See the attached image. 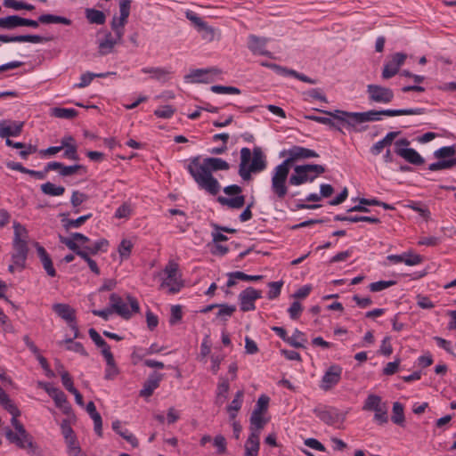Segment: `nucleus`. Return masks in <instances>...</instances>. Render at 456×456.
I'll return each instance as SVG.
<instances>
[{
    "label": "nucleus",
    "instance_id": "obj_1",
    "mask_svg": "<svg viewBox=\"0 0 456 456\" xmlns=\"http://www.w3.org/2000/svg\"><path fill=\"white\" fill-rule=\"evenodd\" d=\"M186 168L200 189L205 190L211 195H216L220 191L221 185L212 173L219 170H228L230 165L227 161L214 157L205 158L200 163V157L195 156L190 159V163Z\"/></svg>",
    "mask_w": 456,
    "mask_h": 456
},
{
    "label": "nucleus",
    "instance_id": "obj_2",
    "mask_svg": "<svg viewBox=\"0 0 456 456\" xmlns=\"http://www.w3.org/2000/svg\"><path fill=\"white\" fill-rule=\"evenodd\" d=\"M286 154H288L289 157L275 167L272 176V191L280 200L284 199L288 193L286 182L289 174L290 166L298 159L319 157L316 151L296 145L288 151L281 152V156H285Z\"/></svg>",
    "mask_w": 456,
    "mask_h": 456
},
{
    "label": "nucleus",
    "instance_id": "obj_3",
    "mask_svg": "<svg viewBox=\"0 0 456 456\" xmlns=\"http://www.w3.org/2000/svg\"><path fill=\"white\" fill-rule=\"evenodd\" d=\"M131 0H120L119 3V12L120 16L118 19L116 16L113 17L110 23L111 29L115 33V37L110 32L105 34L104 39L99 43V54L106 55L110 53L116 44L120 43L124 36L125 25L127 22V19L130 14Z\"/></svg>",
    "mask_w": 456,
    "mask_h": 456
},
{
    "label": "nucleus",
    "instance_id": "obj_4",
    "mask_svg": "<svg viewBox=\"0 0 456 456\" xmlns=\"http://www.w3.org/2000/svg\"><path fill=\"white\" fill-rule=\"evenodd\" d=\"M126 299L130 305V309H128L127 304L119 295L112 293L110 296V301L114 313L124 320H130L134 314L140 312V305L138 300L130 294H126Z\"/></svg>",
    "mask_w": 456,
    "mask_h": 456
},
{
    "label": "nucleus",
    "instance_id": "obj_5",
    "mask_svg": "<svg viewBox=\"0 0 456 456\" xmlns=\"http://www.w3.org/2000/svg\"><path fill=\"white\" fill-rule=\"evenodd\" d=\"M425 112L422 108L416 109H400V110H368L365 112H358L355 116L362 123L370 121H378L381 119V116L395 117L403 115H421Z\"/></svg>",
    "mask_w": 456,
    "mask_h": 456
},
{
    "label": "nucleus",
    "instance_id": "obj_6",
    "mask_svg": "<svg viewBox=\"0 0 456 456\" xmlns=\"http://www.w3.org/2000/svg\"><path fill=\"white\" fill-rule=\"evenodd\" d=\"M315 110L322 112L327 116L331 117L338 123L345 126L348 130H352L355 133H362L367 129V126H359V125L362 124L358 118H355L358 115V112H349L341 110H335L334 111L330 110H322L316 109Z\"/></svg>",
    "mask_w": 456,
    "mask_h": 456
},
{
    "label": "nucleus",
    "instance_id": "obj_7",
    "mask_svg": "<svg viewBox=\"0 0 456 456\" xmlns=\"http://www.w3.org/2000/svg\"><path fill=\"white\" fill-rule=\"evenodd\" d=\"M14 240H13V249L14 252L12 255V263L19 268L23 269L28 256V245L26 240L20 239V231L22 230L26 232V229L19 223H14Z\"/></svg>",
    "mask_w": 456,
    "mask_h": 456
},
{
    "label": "nucleus",
    "instance_id": "obj_8",
    "mask_svg": "<svg viewBox=\"0 0 456 456\" xmlns=\"http://www.w3.org/2000/svg\"><path fill=\"white\" fill-rule=\"evenodd\" d=\"M242 188L237 184H231L224 188V192L226 195H235L233 198H226L219 196L217 201L223 205L227 206L230 208L239 209L245 204V196L240 195Z\"/></svg>",
    "mask_w": 456,
    "mask_h": 456
},
{
    "label": "nucleus",
    "instance_id": "obj_9",
    "mask_svg": "<svg viewBox=\"0 0 456 456\" xmlns=\"http://www.w3.org/2000/svg\"><path fill=\"white\" fill-rule=\"evenodd\" d=\"M165 273L167 274V278L161 283V287L168 288L169 294H175L180 291L182 287L183 286V282L177 278L178 265L175 263L169 262L165 269Z\"/></svg>",
    "mask_w": 456,
    "mask_h": 456
},
{
    "label": "nucleus",
    "instance_id": "obj_10",
    "mask_svg": "<svg viewBox=\"0 0 456 456\" xmlns=\"http://www.w3.org/2000/svg\"><path fill=\"white\" fill-rule=\"evenodd\" d=\"M367 94L370 102L379 103H389L395 96L391 88L376 84L367 86Z\"/></svg>",
    "mask_w": 456,
    "mask_h": 456
},
{
    "label": "nucleus",
    "instance_id": "obj_11",
    "mask_svg": "<svg viewBox=\"0 0 456 456\" xmlns=\"http://www.w3.org/2000/svg\"><path fill=\"white\" fill-rule=\"evenodd\" d=\"M343 369L338 364L330 365L322 378L320 387L327 392L338 385L341 379Z\"/></svg>",
    "mask_w": 456,
    "mask_h": 456
},
{
    "label": "nucleus",
    "instance_id": "obj_12",
    "mask_svg": "<svg viewBox=\"0 0 456 456\" xmlns=\"http://www.w3.org/2000/svg\"><path fill=\"white\" fill-rule=\"evenodd\" d=\"M262 297V292L248 287L239 294L240 307L242 312L253 311L256 309L255 301Z\"/></svg>",
    "mask_w": 456,
    "mask_h": 456
},
{
    "label": "nucleus",
    "instance_id": "obj_13",
    "mask_svg": "<svg viewBox=\"0 0 456 456\" xmlns=\"http://www.w3.org/2000/svg\"><path fill=\"white\" fill-rule=\"evenodd\" d=\"M14 429L16 432L12 431L10 428H5L4 435L6 439L17 447L25 449V442L32 437L31 435L26 430L22 423L17 425Z\"/></svg>",
    "mask_w": 456,
    "mask_h": 456
},
{
    "label": "nucleus",
    "instance_id": "obj_14",
    "mask_svg": "<svg viewBox=\"0 0 456 456\" xmlns=\"http://www.w3.org/2000/svg\"><path fill=\"white\" fill-rule=\"evenodd\" d=\"M314 412L322 421H323L327 425H334L339 420L344 419V416H342L338 410L334 407H316L314 408Z\"/></svg>",
    "mask_w": 456,
    "mask_h": 456
},
{
    "label": "nucleus",
    "instance_id": "obj_15",
    "mask_svg": "<svg viewBox=\"0 0 456 456\" xmlns=\"http://www.w3.org/2000/svg\"><path fill=\"white\" fill-rule=\"evenodd\" d=\"M315 178L316 175H312L306 164L300 165L294 167V174L289 176V183L290 185L298 186L306 182H313Z\"/></svg>",
    "mask_w": 456,
    "mask_h": 456
},
{
    "label": "nucleus",
    "instance_id": "obj_16",
    "mask_svg": "<svg viewBox=\"0 0 456 456\" xmlns=\"http://www.w3.org/2000/svg\"><path fill=\"white\" fill-rule=\"evenodd\" d=\"M48 168H53L54 170H58L60 175L61 176H70L76 173H78L81 175H85L87 173V167L76 164L72 166H65L61 162L53 161L48 163Z\"/></svg>",
    "mask_w": 456,
    "mask_h": 456
},
{
    "label": "nucleus",
    "instance_id": "obj_17",
    "mask_svg": "<svg viewBox=\"0 0 456 456\" xmlns=\"http://www.w3.org/2000/svg\"><path fill=\"white\" fill-rule=\"evenodd\" d=\"M53 37H42L39 35H19V36H8L0 35V42L11 43V42H28L33 44L49 42Z\"/></svg>",
    "mask_w": 456,
    "mask_h": 456
},
{
    "label": "nucleus",
    "instance_id": "obj_18",
    "mask_svg": "<svg viewBox=\"0 0 456 456\" xmlns=\"http://www.w3.org/2000/svg\"><path fill=\"white\" fill-rule=\"evenodd\" d=\"M251 159V151L244 147L240 150V163L239 166V175L244 181H249L251 179V167L248 163Z\"/></svg>",
    "mask_w": 456,
    "mask_h": 456
},
{
    "label": "nucleus",
    "instance_id": "obj_19",
    "mask_svg": "<svg viewBox=\"0 0 456 456\" xmlns=\"http://www.w3.org/2000/svg\"><path fill=\"white\" fill-rule=\"evenodd\" d=\"M163 379V374L159 372H152L143 384L142 389L140 391V396L150 397L152 395L154 390L159 387L160 381Z\"/></svg>",
    "mask_w": 456,
    "mask_h": 456
},
{
    "label": "nucleus",
    "instance_id": "obj_20",
    "mask_svg": "<svg viewBox=\"0 0 456 456\" xmlns=\"http://www.w3.org/2000/svg\"><path fill=\"white\" fill-rule=\"evenodd\" d=\"M54 313L68 324L76 321V310L68 304L57 303L53 305Z\"/></svg>",
    "mask_w": 456,
    "mask_h": 456
},
{
    "label": "nucleus",
    "instance_id": "obj_21",
    "mask_svg": "<svg viewBox=\"0 0 456 456\" xmlns=\"http://www.w3.org/2000/svg\"><path fill=\"white\" fill-rule=\"evenodd\" d=\"M395 152L412 165L420 166L425 159L412 148H395Z\"/></svg>",
    "mask_w": 456,
    "mask_h": 456
},
{
    "label": "nucleus",
    "instance_id": "obj_22",
    "mask_svg": "<svg viewBox=\"0 0 456 456\" xmlns=\"http://www.w3.org/2000/svg\"><path fill=\"white\" fill-rule=\"evenodd\" d=\"M212 73L217 75L220 70L216 68L211 69H197L191 70V72L184 77L185 80L191 79L193 83H208V79L206 77L208 74Z\"/></svg>",
    "mask_w": 456,
    "mask_h": 456
},
{
    "label": "nucleus",
    "instance_id": "obj_23",
    "mask_svg": "<svg viewBox=\"0 0 456 456\" xmlns=\"http://www.w3.org/2000/svg\"><path fill=\"white\" fill-rule=\"evenodd\" d=\"M8 121L0 122V137L9 138L10 136H18L20 134L23 127V122H13L12 125Z\"/></svg>",
    "mask_w": 456,
    "mask_h": 456
},
{
    "label": "nucleus",
    "instance_id": "obj_24",
    "mask_svg": "<svg viewBox=\"0 0 456 456\" xmlns=\"http://www.w3.org/2000/svg\"><path fill=\"white\" fill-rule=\"evenodd\" d=\"M252 161L249 165L253 173L261 172L266 167V161L264 152L260 147H255L251 151Z\"/></svg>",
    "mask_w": 456,
    "mask_h": 456
},
{
    "label": "nucleus",
    "instance_id": "obj_25",
    "mask_svg": "<svg viewBox=\"0 0 456 456\" xmlns=\"http://www.w3.org/2000/svg\"><path fill=\"white\" fill-rule=\"evenodd\" d=\"M266 43L267 39L265 37H259L255 35L248 37V48L252 53L272 57V53L264 49Z\"/></svg>",
    "mask_w": 456,
    "mask_h": 456
},
{
    "label": "nucleus",
    "instance_id": "obj_26",
    "mask_svg": "<svg viewBox=\"0 0 456 456\" xmlns=\"http://www.w3.org/2000/svg\"><path fill=\"white\" fill-rule=\"evenodd\" d=\"M59 240L61 243L64 244L69 249L72 250L77 256L84 259L87 263V265L94 261V259H92L90 256L91 254L88 253L86 250H82L78 244L75 241H72V240H67L66 237L60 234Z\"/></svg>",
    "mask_w": 456,
    "mask_h": 456
},
{
    "label": "nucleus",
    "instance_id": "obj_27",
    "mask_svg": "<svg viewBox=\"0 0 456 456\" xmlns=\"http://www.w3.org/2000/svg\"><path fill=\"white\" fill-rule=\"evenodd\" d=\"M37 255L40 261L45 270L46 273L51 277L56 276V271L53 267V261L49 254L46 252L44 247L37 244Z\"/></svg>",
    "mask_w": 456,
    "mask_h": 456
},
{
    "label": "nucleus",
    "instance_id": "obj_28",
    "mask_svg": "<svg viewBox=\"0 0 456 456\" xmlns=\"http://www.w3.org/2000/svg\"><path fill=\"white\" fill-rule=\"evenodd\" d=\"M51 392V394H53L51 397L53 399L55 405L58 408L61 409L65 414H69L71 411V405L68 402L67 396L64 394V392H62L59 388L53 389Z\"/></svg>",
    "mask_w": 456,
    "mask_h": 456
},
{
    "label": "nucleus",
    "instance_id": "obj_29",
    "mask_svg": "<svg viewBox=\"0 0 456 456\" xmlns=\"http://www.w3.org/2000/svg\"><path fill=\"white\" fill-rule=\"evenodd\" d=\"M61 216H63L61 219L62 226L66 231H69L72 228H78L82 224H85L86 221L90 219L92 217V213H89L87 215L81 216L77 217V219H69L66 216H69V213H62L60 215Z\"/></svg>",
    "mask_w": 456,
    "mask_h": 456
},
{
    "label": "nucleus",
    "instance_id": "obj_30",
    "mask_svg": "<svg viewBox=\"0 0 456 456\" xmlns=\"http://www.w3.org/2000/svg\"><path fill=\"white\" fill-rule=\"evenodd\" d=\"M260 434L251 433L245 443V456H257L260 441Z\"/></svg>",
    "mask_w": 456,
    "mask_h": 456
},
{
    "label": "nucleus",
    "instance_id": "obj_31",
    "mask_svg": "<svg viewBox=\"0 0 456 456\" xmlns=\"http://www.w3.org/2000/svg\"><path fill=\"white\" fill-rule=\"evenodd\" d=\"M243 395H244L243 390L237 391L234 399L227 406V411L229 412V417L232 420L235 419L238 411L241 408Z\"/></svg>",
    "mask_w": 456,
    "mask_h": 456
},
{
    "label": "nucleus",
    "instance_id": "obj_32",
    "mask_svg": "<svg viewBox=\"0 0 456 456\" xmlns=\"http://www.w3.org/2000/svg\"><path fill=\"white\" fill-rule=\"evenodd\" d=\"M185 16L196 27H198L199 30H204L209 33L211 37H213L214 29L211 27H209L205 21H203L202 19L199 17L196 13H194L191 11H187Z\"/></svg>",
    "mask_w": 456,
    "mask_h": 456
},
{
    "label": "nucleus",
    "instance_id": "obj_33",
    "mask_svg": "<svg viewBox=\"0 0 456 456\" xmlns=\"http://www.w3.org/2000/svg\"><path fill=\"white\" fill-rule=\"evenodd\" d=\"M38 21L42 24H52V23H61L63 25L69 26L72 21L71 20L63 17V16H58L54 14L45 13L42 14L38 17Z\"/></svg>",
    "mask_w": 456,
    "mask_h": 456
},
{
    "label": "nucleus",
    "instance_id": "obj_34",
    "mask_svg": "<svg viewBox=\"0 0 456 456\" xmlns=\"http://www.w3.org/2000/svg\"><path fill=\"white\" fill-rule=\"evenodd\" d=\"M250 432L260 434L265 425L267 423V419H265L262 414L252 412L250 416Z\"/></svg>",
    "mask_w": 456,
    "mask_h": 456
},
{
    "label": "nucleus",
    "instance_id": "obj_35",
    "mask_svg": "<svg viewBox=\"0 0 456 456\" xmlns=\"http://www.w3.org/2000/svg\"><path fill=\"white\" fill-rule=\"evenodd\" d=\"M86 17L92 24L102 25L106 21V16L102 11L88 8L86 10Z\"/></svg>",
    "mask_w": 456,
    "mask_h": 456
},
{
    "label": "nucleus",
    "instance_id": "obj_36",
    "mask_svg": "<svg viewBox=\"0 0 456 456\" xmlns=\"http://www.w3.org/2000/svg\"><path fill=\"white\" fill-rule=\"evenodd\" d=\"M436 162L428 166L430 171H439L444 169H451L456 166V158L452 159H437Z\"/></svg>",
    "mask_w": 456,
    "mask_h": 456
},
{
    "label": "nucleus",
    "instance_id": "obj_37",
    "mask_svg": "<svg viewBox=\"0 0 456 456\" xmlns=\"http://www.w3.org/2000/svg\"><path fill=\"white\" fill-rule=\"evenodd\" d=\"M21 17L18 15H10L0 18V28L11 30L18 27H21Z\"/></svg>",
    "mask_w": 456,
    "mask_h": 456
},
{
    "label": "nucleus",
    "instance_id": "obj_38",
    "mask_svg": "<svg viewBox=\"0 0 456 456\" xmlns=\"http://www.w3.org/2000/svg\"><path fill=\"white\" fill-rule=\"evenodd\" d=\"M142 72L151 74L152 78L162 82L167 81L170 74V71L164 68H143Z\"/></svg>",
    "mask_w": 456,
    "mask_h": 456
},
{
    "label": "nucleus",
    "instance_id": "obj_39",
    "mask_svg": "<svg viewBox=\"0 0 456 456\" xmlns=\"http://www.w3.org/2000/svg\"><path fill=\"white\" fill-rule=\"evenodd\" d=\"M392 412V421L398 426L403 427L405 422L403 405L399 402L394 403Z\"/></svg>",
    "mask_w": 456,
    "mask_h": 456
},
{
    "label": "nucleus",
    "instance_id": "obj_40",
    "mask_svg": "<svg viewBox=\"0 0 456 456\" xmlns=\"http://www.w3.org/2000/svg\"><path fill=\"white\" fill-rule=\"evenodd\" d=\"M51 114L58 118L72 119L77 116L78 112L75 109L55 107L51 110Z\"/></svg>",
    "mask_w": 456,
    "mask_h": 456
},
{
    "label": "nucleus",
    "instance_id": "obj_41",
    "mask_svg": "<svg viewBox=\"0 0 456 456\" xmlns=\"http://www.w3.org/2000/svg\"><path fill=\"white\" fill-rule=\"evenodd\" d=\"M385 403H382L381 397L377 395H369L366 398L364 404L362 406L363 411H373L377 410L380 406H382Z\"/></svg>",
    "mask_w": 456,
    "mask_h": 456
},
{
    "label": "nucleus",
    "instance_id": "obj_42",
    "mask_svg": "<svg viewBox=\"0 0 456 456\" xmlns=\"http://www.w3.org/2000/svg\"><path fill=\"white\" fill-rule=\"evenodd\" d=\"M40 188L44 194L49 196H61L65 192V188L63 186H56L51 182L43 183Z\"/></svg>",
    "mask_w": 456,
    "mask_h": 456
},
{
    "label": "nucleus",
    "instance_id": "obj_43",
    "mask_svg": "<svg viewBox=\"0 0 456 456\" xmlns=\"http://www.w3.org/2000/svg\"><path fill=\"white\" fill-rule=\"evenodd\" d=\"M305 342H306L305 334L297 329L295 330L291 337H289L288 340V344L295 348H304Z\"/></svg>",
    "mask_w": 456,
    "mask_h": 456
},
{
    "label": "nucleus",
    "instance_id": "obj_44",
    "mask_svg": "<svg viewBox=\"0 0 456 456\" xmlns=\"http://www.w3.org/2000/svg\"><path fill=\"white\" fill-rule=\"evenodd\" d=\"M109 246V242L105 239H102L94 242L91 246H85L82 250H86L93 256L97 255L100 251H106Z\"/></svg>",
    "mask_w": 456,
    "mask_h": 456
},
{
    "label": "nucleus",
    "instance_id": "obj_45",
    "mask_svg": "<svg viewBox=\"0 0 456 456\" xmlns=\"http://www.w3.org/2000/svg\"><path fill=\"white\" fill-rule=\"evenodd\" d=\"M305 118L309 120H314L315 122H318V123H321L323 125H327L331 128H334L339 132H342L341 128L335 123V121H334L335 119L330 116L328 118V117H321V116H314V115H306V116H305Z\"/></svg>",
    "mask_w": 456,
    "mask_h": 456
},
{
    "label": "nucleus",
    "instance_id": "obj_46",
    "mask_svg": "<svg viewBox=\"0 0 456 456\" xmlns=\"http://www.w3.org/2000/svg\"><path fill=\"white\" fill-rule=\"evenodd\" d=\"M456 146H444L434 151V157L436 159H452L455 158Z\"/></svg>",
    "mask_w": 456,
    "mask_h": 456
},
{
    "label": "nucleus",
    "instance_id": "obj_47",
    "mask_svg": "<svg viewBox=\"0 0 456 456\" xmlns=\"http://www.w3.org/2000/svg\"><path fill=\"white\" fill-rule=\"evenodd\" d=\"M374 420L379 424L384 425L388 422L387 407V403L374 410Z\"/></svg>",
    "mask_w": 456,
    "mask_h": 456
},
{
    "label": "nucleus",
    "instance_id": "obj_48",
    "mask_svg": "<svg viewBox=\"0 0 456 456\" xmlns=\"http://www.w3.org/2000/svg\"><path fill=\"white\" fill-rule=\"evenodd\" d=\"M283 286V281H271L268 283V287L270 288V290L268 291L267 297L270 300L277 298L281 291V288Z\"/></svg>",
    "mask_w": 456,
    "mask_h": 456
},
{
    "label": "nucleus",
    "instance_id": "obj_49",
    "mask_svg": "<svg viewBox=\"0 0 456 456\" xmlns=\"http://www.w3.org/2000/svg\"><path fill=\"white\" fill-rule=\"evenodd\" d=\"M133 243L129 240H122L118 246V253L121 258L126 259L130 256Z\"/></svg>",
    "mask_w": 456,
    "mask_h": 456
},
{
    "label": "nucleus",
    "instance_id": "obj_50",
    "mask_svg": "<svg viewBox=\"0 0 456 456\" xmlns=\"http://www.w3.org/2000/svg\"><path fill=\"white\" fill-rule=\"evenodd\" d=\"M210 90L215 94H240V90L235 86L216 85V86H212L210 87Z\"/></svg>",
    "mask_w": 456,
    "mask_h": 456
},
{
    "label": "nucleus",
    "instance_id": "obj_51",
    "mask_svg": "<svg viewBox=\"0 0 456 456\" xmlns=\"http://www.w3.org/2000/svg\"><path fill=\"white\" fill-rule=\"evenodd\" d=\"M88 334L97 347L102 348V350H104V349L110 347V346L106 343V341L101 337V335L94 328L89 329Z\"/></svg>",
    "mask_w": 456,
    "mask_h": 456
},
{
    "label": "nucleus",
    "instance_id": "obj_52",
    "mask_svg": "<svg viewBox=\"0 0 456 456\" xmlns=\"http://www.w3.org/2000/svg\"><path fill=\"white\" fill-rule=\"evenodd\" d=\"M396 283L395 281H379L375 282H371L369 285V289L371 292H378L384 290L391 286H394Z\"/></svg>",
    "mask_w": 456,
    "mask_h": 456
},
{
    "label": "nucleus",
    "instance_id": "obj_53",
    "mask_svg": "<svg viewBox=\"0 0 456 456\" xmlns=\"http://www.w3.org/2000/svg\"><path fill=\"white\" fill-rule=\"evenodd\" d=\"M270 398L266 395H262L259 396L256 405L252 412H256L259 414H263L268 409Z\"/></svg>",
    "mask_w": 456,
    "mask_h": 456
},
{
    "label": "nucleus",
    "instance_id": "obj_54",
    "mask_svg": "<svg viewBox=\"0 0 456 456\" xmlns=\"http://www.w3.org/2000/svg\"><path fill=\"white\" fill-rule=\"evenodd\" d=\"M218 308L219 310L216 316L219 318L230 317L236 311V306L234 305L219 304Z\"/></svg>",
    "mask_w": 456,
    "mask_h": 456
},
{
    "label": "nucleus",
    "instance_id": "obj_55",
    "mask_svg": "<svg viewBox=\"0 0 456 456\" xmlns=\"http://www.w3.org/2000/svg\"><path fill=\"white\" fill-rule=\"evenodd\" d=\"M399 68H397L394 63H391L389 61L385 63L383 71H382V78L389 79L395 76L399 72Z\"/></svg>",
    "mask_w": 456,
    "mask_h": 456
},
{
    "label": "nucleus",
    "instance_id": "obj_56",
    "mask_svg": "<svg viewBox=\"0 0 456 456\" xmlns=\"http://www.w3.org/2000/svg\"><path fill=\"white\" fill-rule=\"evenodd\" d=\"M88 196L78 191H74L71 195L70 203L74 208H78L83 202L86 201Z\"/></svg>",
    "mask_w": 456,
    "mask_h": 456
},
{
    "label": "nucleus",
    "instance_id": "obj_57",
    "mask_svg": "<svg viewBox=\"0 0 456 456\" xmlns=\"http://www.w3.org/2000/svg\"><path fill=\"white\" fill-rule=\"evenodd\" d=\"M379 353L389 356L393 353V347L391 346V337L386 336L381 341V345Z\"/></svg>",
    "mask_w": 456,
    "mask_h": 456
},
{
    "label": "nucleus",
    "instance_id": "obj_58",
    "mask_svg": "<svg viewBox=\"0 0 456 456\" xmlns=\"http://www.w3.org/2000/svg\"><path fill=\"white\" fill-rule=\"evenodd\" d=\"M404 259H405L404 264L406 265L412 266V265H417L422 263L423 256H421L420 255H418V254H413L412 252L409 251V252H405Z\"/></svg>",
    "mask_w": 456,
    "mask_h": 456
},
{
    "label": "nucleus",
    "instance_id": "obj_59",
    "mask_svg": "<svg viewBox=\"0 0 456 456\" xmlns=\"http://www.w3.org/2000/svg\"><path fill=\"white\" fill-rule=\"evenodd\" d=\"M183 318V311L182 306L179 305H173L171 307V316L169 319V323L171 325H175L178 322H180Z\"/></svg>",
    "mask_w": 456,
    "mask_h": 456
},
{
    "label": "nucleus",
    "instance_id": "obj_60",
    "mask_svg": "<svg viewBox=\"0 0 456 456\" xmlns=\"http://www.w3.org/2000/svg\"><path fill=\"white\" fill-rule=\"evenodd\" d=\"M231 276L236 277V279L238 280L246 281H257L263 279L262 275H248L240 271L231 273Z\"/></svg>",
    "mask_w": 456,
    "mask_h": 456
},
{
    "label": "nucleus",
    "instance_id": "obj_61",
    "mask_svg": "<svg viewBox=\"0 0 456 456\" xmlns=\"http://www.w3.org/2000/svg\"><path fill=\"white\" fill-rule=\"evenodd\" d=\"M175 113V109L171 105L163 106L160 109L155 110L154 114L158 118H168Z\"/></svg>",
    "mask_w": 456,
    "mask_h": 456
},
{
    "label": "nucleus",
    "instance_id": "obj_62",
    "mask_svg": "<svg viewBox=\"0 0 456 456\" xmlns=\"http://www.w3.org/2000/svg\"><path fill=\"white\" fill-rule=\"evenodd\" d=\"M303 307L301 304L298 301H294L288 309V312L289 314V317L292 320H297L300 316Z\"/></svg>",
    "mask_w": 456,
    "mask_h": 456
},
{
    "label": "nucleus",
    "instance_id": "obj_63",
    "mask_svg": "<svg viewBox=\"0 0 456 456\" xmlns=\"http://www.w3.org/2000/svg\"><path fill=\"white\" fill-rule=\"evenodd\" d=\"M213 442L214 445L217 448V453L224 454L226 452V439L224 436H216Z\"/></svg>",
    "mask_w": 456,
    "mask_h": 456
},
{
    "label": "nucleus",
    "instance_id": "obj_64",
    "mask_svg": "<svg viewBox=\"0 0 456 456\" xmlns=\"http://www.w3.org/2000/svg\"><path fill=\"white\" fill-rule=\"evenodd\" d=\"M131 207L127 203H123L121 206L118 208L115 213L116 218H127L131 215Z\"/></svg>",
    "mask_w": 456,
    "mask_h": 456
}]
</instances>
